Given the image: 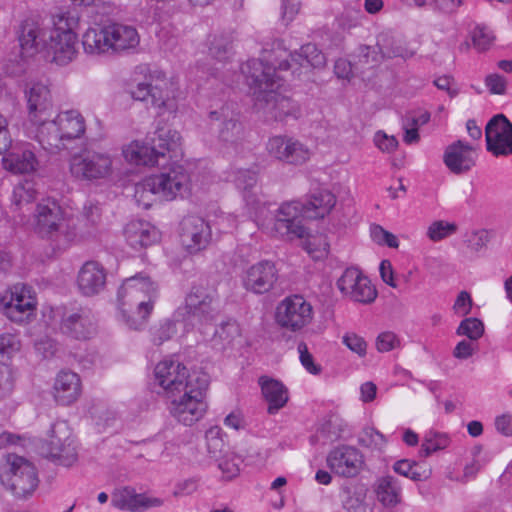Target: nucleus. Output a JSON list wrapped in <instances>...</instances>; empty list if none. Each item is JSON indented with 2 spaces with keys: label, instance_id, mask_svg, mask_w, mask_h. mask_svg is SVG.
I'll return each mask as SVG.
<instances>
[{
  "label": "nucleus",
  "instance_id": "42",
  "mask_svg": "<svg viewBox=\"0 0 512 512\" xmlns=\"http://www.w3.org/2000/svg\"><path fill=\"white\" fill-rule=\"evenodd\" d=\"M30 303L31 302H25V304H20L8 301L7 298H0L4 315L12 322L16 323L27 322L35 315L36 309L33 308Z\"/></svg>",
  "mask_w": 512,
  "mask_h": 512
},
{
  "label": "nucleus",
  "instance_id": "62",
  "mask_svg": "<svg viewBox=\"0 0 512 512\" xmlns=\"http://www.w3.org/2000/svg\"><path fill=\"white\" fill-rule=\"evenodd\" d=\"M399 344V339L393 332H382L376 339V348L379 352H389Z\"/></svg>",
  "mask_w": 512,
  "mask_h": 512
},
{
  "label": "nucleus",
  "instance_id": "5",
  "mask_svg": "<svg viewBox=\"0 0 512 512\" xmlns=\"http://www.w3.org/2000/svg\"><path fill=\"white\" fill-rule=\"evenodd\" d=\"M34 230L41 238L50 241L54 251L66 250L77 238L75 226L63 219L61 207L50 198L37 204Z\"/></svg>",
  "mask_w": 512,
  "mask_h": 512
},
{
  "label": "nucleus",
  "instance_id": "30",
  "mask_svg": "<svg viewBox=\"0 0 512 512\" xmlns=\"http://www.w3.org/2000/svg\"><path fill=\"white\" fill-rule=\"evenodd\" d=\"M112 505L120 510L131 512H143L151 507H159L163 504L160 498L148 497L145 494L136 493L133 488L124 487L115 490L112 494Z\"/></svg>",
  "mask_w": 512,
  "mask_h": 512
},
{
  "label": "nucleus",
  "instance_id": "51",
  "mask_svg": "<svg viewBox=\"0 0 512 512\" xmlns=\"http://www.w3.org/2000/svg\"><path fill=\"white\" fill-rule=\"evenodd\" d=\"M471 39L474 48L479 52H484L491 47L495 37L488 27L477 25L471 32Z\"/></svg>",
  "mask_w": 512,
  "mask_h": 512
},
{
  "label": "nucleus",
  "instance_id": "13",
  "mask_svg": "<svg viewBox=\"0 0 512 512\" xmlns=\"http://www.w3.org/2000/svg\"><path fill=\"white\" fill-rule=\"evenodd\" d=\"M48 440L42 447L47 458L63 466H71L77 460V445L66 421H56L48 432Z\"/></svg>",
  "mask_w": 512,
  "mask_h": 512
},
{
  "label": "nucleus",
  "instance_id": "49",
  "mask_svg": "<svg viewBox=\"0 0 512 512\" xmlns=\"http://www.w3.org/2000/svg\"><path fill=\"white\" fill-rule=\"evenodd\" d=\"M456 333L459 336H466L470 340L476 341L484 334V324L478 318H465L460 322Z\"/></svg>",
  "mask_w": 512,
  "mask_h": 512
},
{
  "label": "nucleus",
  "instance_id": "27",
  "mask_svg": "<svg viewBox=\"0 0 512 512\" xmlns=\"http://www.w3.org/2000/svg\"><path fill=\"white\" fill-rule=\"evenodd\" d=\"M277 276L274 263L263 260L247 269L243 285L248 291L255 294H264L273 288L277 281Z\"/></svg>",
  "mask_w": 512,
  "mask_h": 512
},
{
  "label": "nucleus",
  "instance_id": "25",
  "mask_svg": "<svg viewBox=\"0 0 512 512\" xmlns=\"http://www.w3.org/2000/svg\"><path fill=\"white\" fill-rule=\"evenodd\" d=\"M107 270L97 261H86L78 271L76 283L81 295L93 297L106 288Z\"/></svg>",
  "mask_w": 512,
  "mask_h": 512
},
{
  "label": "nucleus",
  "instance_id": "6",
  "mask_svg": "<svg viewBox=\"0 0 512 512\" xmlns=\"http://www.w3.org/2000/svg\"><path fill=\"white\" fill-rule=\"evenodd\" d=\"M85 131L86 123L82 114L77 110H68L40 125L36 138L44 150L55 154L66 149L70 141L81 138Z\"/></svg>",
  "mask_w": 512,
  "mask_h": 512
},
{
  "label": "nucleus",
  "instance_id": "26",
  "mask_svg": "<svg viewBox=\"0 0 512 512\" xmlns=\"http://www.w3.org/2000/svg\"><path fill=\"white\" fill-rule=\"evenodd\" d=\"M26 98L29 121L38 128L51 116L50 90L44 84L35 83L26 91Z\"/></svg>",
  "mask_w": 512,
  "mask_h": 512
},
{
  "label": "nucleus",
  "instance_id": "7",
  "mask_svg": "<svg viewBox=\"0 0 512 512\" xmlns=\"http://www.w3.org/2000/svg\"><path fill=\"white\" fill-rule=\"evenodd\" d=\"M189 183L190 177L186 169L180 164L173 163L159 174L147 176L136 184L134 197L139 204L148 209L151 203L145 199V194L150 193L170 201L186 192Z\"/></svg>",
  "mask_w": 512,
  "mask_h": 512
},
{
  "label": "nucleus",
  "instance_id": "18",
  "mask_svg": "<svg viewBox=\"0 0 512 512\" xmlns=\"http://www.w3.org/2000/svg\"><path fill=\"white\" fill-rule=\"evenodd\" d=\"M312 316L311 304L300 295L286 297L276 309L277 323L291 331H298L308 325Z\"/></svg>",
  "mask_w": 512,
  "mask_h": 512
},
{
  "label": "nucleus",
  "instance_id": "16",
  "mask_svg": "<svg viewBox=\"0 0 512 512\" xmlns=\"http://www.w3.org/2000/svg\"><path fill=\"white\" fill-rule=\"evenodd\" d=\"M305 218L302 202L292 200L282 203L275 212L272 233L280 238H303L306 229L302 224Z\"/></svg>",
  "mask_w": 512,
  "mask_h": 512
},
{
  "label": "nucleus",
  "instance_id": "14",
  "mask_svg": "<svg viewBox=\"0 0 512 512\" xmlns=\"http://www.w3.org/2000/svg\"><path fill=\"white\" fill-rule=\"evenodd\" d=\"M185 319L199 325L212 323L219 312L216 292L202 286H193L185 298Z\"/></svg>",
  "mask_w": 512,
  "mask_h": 512
},
{
  "label": "nucleus",
  "instance_id": "40",
  "mask_svg": "<svg viewBox=\"0 0 512 512\" xmlns=\"http://www.w3.org/2000/svg\"><path fill=\"white\" fill-rule=\"evenodd\" d=\"M149 140L153 148H156L160 159H165L167 152L175 151L178 148L181 136L176 130L158 127Z\"/></svg>",
  "mask_w": 512,
  "mask_h": 512
},
{
  "label": "nucleus",
  "instance_id": "54",
  "mask_svg": "<svg viewBox=\"0 0 512 512\" xmlns=\"http://www.w3.org/2000/svg\"><path fill=\"white\" fill-rule=\"evenodd\" d=\"M457 230V226L454 223H448L442 220L433 222L427 231V236L432 241H440L452 234Z\"/></svg>",
  "mask_w": 512,
  "mask_h": 512
},
{
  "label": "nucleus",
  "instance_id": "21",
  "mask_svg": "<svg viewBox=\"0 0 512 512\" xmlns=\"http://www.w3.org/2000/svg\"><path fill=\"white\" fill-rule=\"evenodd\" d=\"M266 149L273 158L291 165H302L311 156V151L307 145L287 135L270 137Z\"/></svg>",
  "mask_w": 512,
  "mask_h": 512
},
{
  "label": "nucleus",
  "instance_id": "38",
  "mask_svg": "<svg viewBox=\"0 0 512 512\" xmlns=\"http://www.w3.org/2000/svg\"><path fill=\"white\" fill-rule=\"evenodd\" d=\"M108 25H96L86 30L82 37L85 53L90 55L110 54V39Z\"/></svg>",
  "mask_w": 512,
  "mask_h": 512
},
{
  "label": "nucleus",
  "instance_id": "15",
  "mask_svg": "<svg viewBox=\"0 0 512 512\" xmlns=\"http://www.w3.org/2000/svg\"><path fill=\"white\" fill-rule=\"evenodd\" d=\"M69 170L77 180L105 179L112 174V158L107 153L84 151L71 157Z\"/></svg>",
  "mask_w": 512,
  "mask_h": 512
},
{
  "label": "nucleus",
  "instance_id": "48",
  "mask_svg": "<svg viewBox=\"0 0 512 512\" xmlns=\"http://www.w3.org/2000/svg\"><path fill=\"white\" fill-rule=\"evenodd\" d=\"M36 193L34 182L25 180L14 187L12 203L16 206L31 203L36 198Z\"/></svg>",
  "mask_w": 512,
  "mask_h": 512
},
{
  "label": "nucleus",
  "instance_id": "17",
  "mask_svg": "<svg viewBox=\"0 0 512 512\" xmlns=\"http://www.w3.org/2000/svg\"><path fill=\"white\" fill-rule=\"evenodd\" d=\"M326 464L336 476L350 479L361 473L365 465V457L355 446L342 444L329 451Z\"/></svg>",
  "mask_w": 512,
  "mask_h": 512
},
{
  "label": "nucleus",
  "instance_id": "46",
  "mask_svg": "<svg viewBox=\"0 0 512 512\" xmlns=\"http://www.w3.org/2000/svg\"><path fill=\"white\" fill-rule=\"evenodd\" d=\"M357 443L371 450H382L386 444L384 435L374 427H364L357 436Z\"/></svg>",
  "mask_w": 512,
  "mask_h": 512
},
{
  "label": "nucleus",
  "instance_id": "39",
  "mask_svg": "<svg viewBox=\"0 0 512 512\" xmlns=\"http://www.w3.org/2000/svg\"><path fill=\"white\" fill-rule=\"evenodd\" d=\"M123 156L131 164L154 166L160 165V157L153 148L152 144L141 142L138 140L132 141L123 149Z\"/></svg>",
  "mask_w": 512,
  "mask_h": 512
},
{
  "label": "nucleus",
  "instance_id": "4",
  "mask_svg": "<svg viewBox=\"0 0 512 512\" xmlns=\"http://www.w3.org/2000/svg\"><path fill=\"white\" fill-rule=\"evenodd\" d=\"M209 376L202 371H192L190 384L175 396L167 397L170 415L185 426H192L203 418L207 409L206 394Z\"/></svg>",
  "mask_w": 512,
  "mask_h": 512
},
{
  "label": "nucleus",
  "instance_id": "1",
  "mask_svg": "<svg viewBox=\"0 0 512 512\" xmlns=\"http://www.w3.org/2000/svg\"><path fill=\"white\" fill-rule=\"evenodd\" d=\"M274 53H264L258 59H250L240 69L256 102L275 120L300 117V105L280 89L284 86L282 72L270 65Z\"/></svg>",
  "mask_w": 512,
  "mask_h": 512
},
{
  "label": "nucleus",
  "instance_id": "43",
  "mask_svg": "<svg viewBox=\"0 0 512 512\" xmlns=\"http://www.w3.org/2000/svg\"><path fill=\"white\" fill-rule=\"evenodd\" d=\"M449 444L450 437L447 433L430 429L424 435L420 454L428 457L434 452L445 449Z\"/></svg>",
  "mask_w": 512,
  "mask_h": 512
},
{
  "label": "nucleus",
  "instance_id": "33",
  "mask_svg": "<svg viewBox=\"0 0 512 512\" xmlns=\"http://www.w3.org/2000/svg\"><path fill=\"white\" fill-rule=\"evenodd\" d=\"M54 398L57 403L67 406L75 402L81 394V380L72 371H60L54 382Z\"/></svg>",
  "mask_w": 512,
  "mask_h": 512
},
{
  "label": "nucleus",
  "instance_id": "64",
  "mask_svg": "<svg viewBox=\"0 0 512 512\" xmlns=\"http://www.w3.org/2000/svg\"><path fill=\"white\" fill-rule=\"evenodd\" d=\"M472 307V299L468 292L461 291L453 305V309L456 314L461 316L467 315L470 313Z\"/></svg>",
  "mask_w": 512,
  "mask_h": 512
},
{
  "label": "nucleus",
  "instance_id": "47",
  "mask_svg": "<svg viewBox=\"0 0 512 512\" xmlns=\"http://www.w3.org/2000/svg\"><path fill=\"white\" fill-rule=\"evenodd\" d=\"M21 342L17 335L12 333L0 334V363H7L19 352Z\"/></svg>",
  "mask_w": 512,
  "mask_h": 512
},
{
  "label": "nucleus",
  "instance_id": "36",
  "mask_svg": "<svg viewBox=\"0 0 512 512\" xmlns=\"http://www.w3.org/2000/svg\"><path fill=\"white\" fill-rule=\"evenodd\" d=\"M264 399L268 403L267 412L276 414L288 401V391L284 384L268 376H261L258 380Z\"/></svg>",
  "mask_w": 512,
  "mask_h": 512
},
{
  "label": "nucleus",
  "instance_id": "53",
  "mask_svg": "<svg viewBox=\"0 0 512 512\" xmlns=\"http://www.w3.org/2000/svg\"><path fill=\"white\" fill-rule=\"evenodd\" d=\"M207 451L211 457H217L224 447L222 429L219 426H212L205 432Z\"/></svg>",
  "mask_w": 512,
  "mask_h": 512
},
{
  "label": "nucleus",
  "instance_id": "24",
  "mask_svg": "<svg viewBox=\"0 0 512 512\" xmlns=\"http://www.w3.org/2000/svg\"><path fill=\"white\" fill-rule=\"evenodd\" d=\"M180 239L190 253L200 251L211 240V227L202 217L187 216L180 223Z\"/></svg>",
  "mask_w": 512,
  "mask_h": 512
},
{
  "label": "nucleus",
  "instance_id": "45",
  "mask_svg": "<svg viewBox=\"0 0 512 512\" xmlns=\"http://www.w3.org/2000/svg\"><path fill=\"white\" fill-rule=\"evenodd\" d=\"M418 464L415 461L407 459L398 460L393 465V470L406 478L415 482L425 481L429 478L430 472L426 470L420 471Z\"/></svg>",
  "mask_w": 512,
  "mask_h": 512
},
{
  "label": "nucleus",
  "instance_id": "11",
  "mask_svg": "<svg viewBox=\"0 0 512 512\" xmlns=\"http://www.w3.org/2000/svg\"><path fill=\"white\" fill-rule=\"evenodd\" d=\"M137 71L145 76V81L139 82L131 90V96L135 100L146 101L151 99V104L157 109L165 108L170 114L177 111V103L174 98L164 95L167 86L166 74L159 69H150L147 65L137 67Z\"/></svg>",
  "mask_w": 512,
  "mask_h": 512
},
{
  "label": "nucleus",
  "instance_id": "12",
  "mask_svg": "<svg viewBox=\"0 0 512 512\" xmlns=\"http://www.w3.org/2000/svg\"><path fill=\"white\" fill-rule=\"evenodd\" d=\"M191 377L192 372L178 358L169 357L156 364L153 384L160 389L157 393L167 398L185 390Z\"/></svg>",
  "mask_w": 512,
  "mask_h": 512
},
{
  "label": "nucleus",
  "instance_id": "50",
  "mask_svg": "<svg viewBox=\"0 0 512 512\" xmlns=\"http://www.w3.org/2000/svg\"><path fill=\"white\" fill-rule=\"evenodd\" d=\"M329 247L325 236H310L304 241V249L315 260L326 257L329 253Z\"/></svg>",
  "mask_w": 512,
  "mask_h": 512
},
{
  "label": "nucleus",
  "instance_id": "57",
  "mask_svg": "<svg viewBox=\"0 0 512 512\" xmlns=\"http://www.w3.org/2000/svg\"><path fill=\"white\" fill-rule=\"evenodd\" d=\"M175 333V321L166 319L152 329V341L155 345H161L171 339Z\"/></svg>",
  "mask_w": 512,
  "mask_h": 512
},
{
  "label": "nucleus",
  "instance_id": "19",
  "mask_svg": "<svg viewBox=\"0 0 512 512\" xmlns=\"http://www.w3.org/2000/svg\"><path fill=\"white\" fill-rule=\"evenodd\" d=\"M336 285L339 291L353 302L370 304L377 297V290L370 279L355 267L347 268Z\"/></svg>",
  "mask_w": 512,
  "mask_h": 512
},
{
  "label": "nucleus",
  "instance_id": "9",
  "mask_svg": "<svg viewBox=\"0 0 512 512\" xmlns=\"http://www.w3.org/2000/svg\"><path fill=\"white\" fill-rule=\"evenodd\" d=\"M264 53H274L270 65L276 66L278 72L291 70L292 75L298 76L301 74L300 69L319 68L326 63L325 55L312 43L302 45L299 51L288 53L283 42L276 40L272 49H264L261 55Z\"/></svg>",
  "mask_w": 512,
  "mask_h": 512
},
{
  "label": "nucleus",
  "instance_id": "23",
  "mask_svg": "<svg viewBox=\"0 0 512 512\" xmlns=\"http://www.w3.org/2000/svg\"><path fill=\"white\" fill-rule=\"evenodd\" d=\"M60 330L73 339L87 340L96 333V320L92 311L86 307L65 310L61 318Z\"/></svg>",
  "mask_w": 512,
  "mask_h": 512
},
{
  "label": "nucleus",
  "instance_id": "8",
  "mask_svg": "<svg viewBox=\"0 0 512 512\" xmlns=\"http://www.w3.org/2000/svg\"><path fill=\"white\" fill-rule=\"evenodd\" d=\"M208 133L215 137L218 148L223 152L237 151L245 139V129L239 120V113L232 104H224L208 114Z\"/></svg>",
  "mask_w": 512,
  "mask_h": 512
},
{
  "label": "nucleus",
  "instance_id": "58",
  "mask_svg": "<svg viewBox=\"0 0 512 512\" xmlns=\"http://www.w3.org/2000/svg\"><path fill=\"white\" fill-rule=\"evenodd\" d=\"M342 343L359 357H365L367 354V342L355 332L345 333L342 337Z\"/></svg>",
  "mask_w": 512,
  "mask_h": 512
},
{
  "label": "nucleus",
  "instance_id": "22",
  "mask_svg": "<svg viewBox=\"0 0 512 512\" xmlns=\"http://www.w3.org/2000/svg\"><path fill=\"white\" fill-rule=\"evenodd\" d=\"M486 149L494 156L512 155V123L503 114L493 116L485 127Z\"/></svg>",
  "mask_w": 512,
  "mask_h": 512
},
{
  "label": "nucleus",
  "instance_id": "63",
  "mask_svg": "<svg viewBox=\"0 0 512 512\" xmlns=\"http://www.w3.org/2000/svg\"><path fill=\"white\" fill-rule=\"evenodd\" d=\"M375 145L383 152H393L398 146V141L394 136H388L382 131H378L374 137Z\"/></svg>",
  "mask_w": 512,
  "mask_h": 512
},
{
  "label": "nucleus",
  "instance_id": "31",
  "mask_svg": "<svg viewBox=\"0 0 512 512\" xmlns=\"http://www.w3.org/2000/svg\"><path fill=\"white\" fill-rule=\"evenodd\" d=\"M349 434L347 422L338 414L331 413L322 419L315 435L311 436L310 440L313 444L326 445L346 438Z\"/></svg>",
  "mask_w": 512,
  "mask_h": 512
},
{
  "label": "nucleus",
  "instance_id": "20",
  "mask_svg": "<svg viewBox=\"0 0 512 512\" xmlns=\"http://www.w3.org/2000/svg\"><path fill=\"white\" fill-rule=\"evenodd\" d=\"M232 175L236 187L243 193L247 217L260 225L267 212V207L253 191L257 183L256 172L250 169H237Z\"/></svg>",
  "mask_w": 512,
  "mask_h": 512
},
{
  "label": "nucleus",
  "instance_id": "29",
  "mask_svg": "<svg viewBox=\"0 0 512 512\" xmlns=\"http://www.w3.org/2000/svg\"><path fill=\"white\" fill-rule=\"evenodd\" d=\"M443 162L452 173L463 174L475 166L476 153L470 144L457 140L445 149Z\"/></svg>",
  "mask_w": 512,
  "mask_h": 512
},
{
  "label": "nucleus",
  "instance_id": "44",
  "mask_svg": "<svg viewBox=\"0 0 512 512\" xmlns=\"http://www.w3.org/2000/svg\"><path fill=\"white\" fill-rule=\"evenodd\" d=\"M1 298H7L8 301L25 304L31 302V306L36 309L37 299L33 288L27 284L18 283L13 285L5 292Z\"/></svg>",
  "mask_w": 512,
  "mask_h": 512
},
{
  "label": "nucleus",
  "instance_id": "3",
  "mask_svg": "<svg viewBox=\"0 0 512 512\" xmlns=\"http://www.w3.org/2000/svg\"><path fill=\"white\" fill-rule=\"evenodd\" d=\"M79 14L75 9L60 11L53 15V28L43 44L45 57L58 66H66L77 55V35L74 29L79 24Z\"/></svg>",
  "mask_w": 512,
  "mask_h": 512
},
{
  "label": "nucleus",
  "instance_id": "34",
  "mask_svg": "<svg viewBox=\"0 0 512 512\" xmlns=\"http://www.w3.org/2000/svg\"><path fill=\"white\" fill-rule=\"evenodd\" d=\"M110 39V54L135 50L139 45L140 37L137 30L128 25L113 23L108 25Z\"/></svg>",
  "mask_w": 512,
  "mask_h": 512
},
{
  "label": "nucleus",
  "instance_id": "2",
  "mask_svg": "<svg viewBox=\"0 0 512 512\" xmlns=\"http://www.w3.org/2000/svg\"><path fill=\"white\" fill-rule=\"evenodd\" d=\"M157 288L149 277L135 275L125 279L117 293L122 319L130 328H137L133 315L146 320L153 310Z\"/></svg>",
  "mask_w": 512,
  "mask_h": 512
},
{
  "label": "nucleus",
  "instance_id": "56",
  "mask_svg": "<svg viewBox=\"0 0 512 512\" xmlns=\"http://www.w3.org/2000/svg\"><path fill=\"white\" fill-rule=\"evenodd\" d=\"M241 463L240 457L234 454H225L218 460V468L226 478L231 479L239 474Z\"/></svg>",
  "mask_w": 512,
  "mask_h": 512
},
{
  "label": "nucleus",
  "instance_id": "35",
  "mask_svg": "<svg viewBox=\"0 0 512 512\" xmlns=\"http://www.w3.org/2000/svg\"><path fill=\"white\" fill-rule=\"evenodd\" d=\"M47 31L38 22L26 19L22 22L19 34V43L23 53L33 55L43 52V44L47 41Z\"/></svg>",
  "mask_w": 512,
  "mask_h": 512
},
{
  "label": "nucleus",
  "instance_id": "61",
  "mask_svg": "<svg viewBox=\"0 0 512 512\" xmlns=\"http://www.w3.org/2000/svg\"><path fill=\"white\" fill-rule=\"evenodd\" d=\"M485 85L492 94L503 95L506 92L507 81L502 75L494 73L486 76Z\"/></svg>",
  "mask_w": 512,
  "mask_h": 512
},
{
  "label": "nucleus",
  "instance_id": "52",
  "mask_svg": "<svg viewBox=\"0 0 512 512\" xmlns=\"http://www.w3.org/2000/svg\"><path fill=\"white\" fill-rule=\"evenodd\" d=\"M15 389V376L11 366L0 363V399L8 398Z\"/></svg>",
  "mask_w": 512,
  "mask_h": 512
},
{
  "label": "nucleus",
  "instance_id": "41",
  "mask_svg": "<svg viewBox=\"0 0 512 512\" xmlns=\"http://www.w3.org/2000/svg\"><path fill=\"white\" fill-rule=\"evenodd\" d=\"M376 494L384 505L393 506L400 501L401 487L396 478L386 475L377 480Z\"/></svg>",
  "mask_w": 512,
  "mask_h": 512
},
{
  "label": "nucleus",
  "instance_id": "59",
  "mask_svg": "<svg viewBox=\"0 0 512 512\" xmlns=\"http://www.w3.org/2000/svg\"><path fill=\"white\" fill-rule=\"evenodd\" d=\"M297 350L299 352L300 362L306 371L312 375L320 374L322 370L321 366L314 362L312 354L308 351L307 344L305 342H300Z\"/></svg>",
  "mask_w": 512,
  "mask_h": 512
},
{
  "label": "nucleus",
  "instance_id": "10",
  "mask_svg": "<svg viewBox=\"0 0 512 512\" xmlns=\"http://www.w3.org/2000/svg\"><path fill=\"white\" fill-rule=\"evenodd\" d=\"M0 481L17 498L30 496L39 482L35 466L15 454L7 456V467L1 470Z\"/></svg>",
  "mask_w": 512,
  "mask_h": 512
},
{
  "label": "nucleus",
  "instance_id": "37",
  "mask_svg": "<svg viewBox=\"0 0 512 512\" xmlns=\"http://www.w3.org/2000/svg\"><path fill=\"white\" fill-rule=\"evenodd\" d=\"M336 204V197L329 190H318L302 202L305 218L319 219L328 215Z\"/></svg>",
  "mask_w": 512,
  "mask_h": 512
},
{
  "label": "nucleus",
  "instance_id": "28",
  "mask_svg": "<svg viewBox=\"0 0 512 512\" xmlns=\"http://www.w3.org/2000/svg\"><path fill=\"white\" fill-rule=\"evenodd\" d=\"M5 153L2 163L6 170L14 174H28L37 170L39 162L31 143L18 144Z\"/></svg>",
  "mask_w": 512,
  "mask_h": 512
},
{
  "label": "nucleus",
  "instance_id": "60",
  "mask_svg": "<svg viewBox=\"0 0 512 512\" xmlns=\"http://www.w3.org/2000/svg\"><path fill=\"white\" fill-rule=\"evenodd\" d=\"M209 54L212 58L224 65L230 55L229 43L222 38H214L209 47Z\"/></svg>",
  "mask_w": 512,
  "mask_h": 512
},
{
  "label": "nucleus",
  "instance_id": "32",
  "mask_svg": "<svg viewBox=\"0 0 512 512\" xmlns=\"http://www.w3.org/2000/svg\"><path fill=\"white\" fill-rule=\"evenodd\" d=\"M124 235L128 245L135 250L151 246L160 238L156 227L144 220L130 221L125 226Z\"/></svg>",
  "mask_w": 512,
  "mask_h": 512
},
{
  "label": "nucleus",
  "instance_id": "55",
  "mask_svg": "<svg viewBox=\"0 0 512 512\" xmlns=\"http://www.w3.org/2000/svg\"><path fill=\"white\" fill-rule=\"evenodd\" d=\"M370 235L372 240L378 245H385L390 248H397L399 246L397 237L380 225L373 224L370 227Z\"/></svg>",
  "mask_w": 512,
  "mask_h": 512
}]
</instances>
